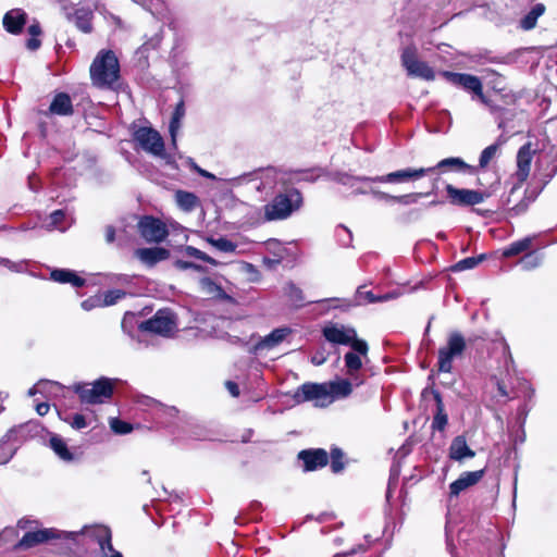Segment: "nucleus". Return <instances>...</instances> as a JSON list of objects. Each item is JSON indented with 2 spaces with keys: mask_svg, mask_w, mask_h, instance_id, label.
<instances>
[{
  "mask_svg": "<svg viewBox=\"0 0 557 557\" xmlns=\"http://www.w3.org/2000/svg\"><path fill=\"white\" fill-rule=\"evenodd\" d=\"M533 159V151L530 144L523 145L517 153V171L513 175L516 183L513 184L505 205L510 215L517 216L524 213L533 198L524 196L520 201H516L513 196L518 189L521 188L523 183L528 180L531 171V163Z\"/></svg>",
  "mask_w": 557,
  "mask_h": 557,
  "instance_id": "obj_1",
  "label": "nucleus"
},
{
  "mask_svg": "<svg viewBox=\"0 0 557 557\" xmlns=\"http://www.w3.org/2000/svg\"><path fill=\"white\" fill-rule=\"evenodd\" d=\"M120 77V63L112 50L98 52L90 65V78L95 86L111 88Z\"/></svg>",
  "mask_w": 557,
  "mask_h": 557,
  "instance_id": "obj_2",
  "label": "nucleus"
},
{
  "mask_svg": "<svg viewBox=\"0 0 557 557\" xmlns=\"http://www.w3.org/2000/svg\"><path fill=\"white\" fill-rule=\"evenodd\" d=\"M302 195L296 188H289L277 194L263 207L265 221H282L288 219L302 207Z\"/></svg>",
  "mask_w": 557,
  "mask_h": 557,
  "instance_id": "obj_3",
  "label": "nucleus"
},
{
  "mask_svg": "<svg viewBox=\"0 0 557 557\" xmlns=\"http://www.w3.org/2000/svg\"><path fill=\"white\" fill-rule=\"evenodd\" d=\"M323 336L333 344L350 345L351 348L361 356L368 355V344L363 339L357 338V333L352 327L344 325L331 324L323 329Z\"/></svg>",
  "mask_w": 557,
  "mask_h": 557,
  "instance_id": "obj_4",
  "label": "nucleus"
},
{
  "mask_svg": "<svg viewBox=\"0 0 557 557\" xmlns=\"http://www.w3.org/2000/svg\"><path fill=\"white\" fill-rule=\"evenodd\" d=\"M73 389L78 394L82 403L101 404L104 399L111 397L113 393V384L111 380L101 377L90 384H75Z\"/></svg>",
  "mask_w": 557,
  "mask_h": 557,
  "instance_id": "obj_5",
  "label": "nucleus"
},
{
  "mask_svg": "<svg viewBox=\"0 0 557 557\" xmlns=\"http://www.w3.org/2000/svg\"><path fill=\"white\" fill-rule=\"evenodd\" d=\"M465 349V337L459 332L450 333L446 346L438 349V371L443 373L451 372L454 359L461 357Z\"/></svg>",
  "mask_w": 557,
  "mask_h": 557,
  "instance_id": "obj_6",
  "label": "nucleus"
},
{
  "mask_svg": "<svg viewBox=\"0 0 557 557\" xmlns=\"http://www.w3.org/2000/svg\"><path fill=\"white\" fill-rule=\"evenodd\" d=\"M134 140L145 152L165 159V145L162 136L152 127H139L134 132Z\"/></svg>",
  "mask_w": 557,
  "mask_h": 557,
  "instance_id": "obj_7",
  "label": "nucleus"
},
{
  "mask_svg": "<svg viewBox=\"0 0 557 557\" xmlns=\"http://www.w3.org/2000/svg\"><path fill=\"white\" fill-rule=\"evenodd\" d=\"M401 65L407 71V74L412 77H418L424 81H434V70L424 61L419 60L417 48L408 46L401 52Z\"/></svg>",
  "mask_w": 557,
  "mask_h": 557,
  "instance_id": "obj_8",
  "label": "nucleus"
},
{
  "mask_svg": "<svg viewBox=\"0 0 557 557\" xmlns=\"http://www.w3.org/2000/svg\"><path fill=\"white\" fill-rule=\"evenodd\" d=\"M278 173L273 168L258 170L237 178L240 185H250L258 193L269 195L277 185Z\"/></svg>",
  "mask_w": 557,
  "mask_h": 557,
  "instance_id": "obj_9",
  "label": "nucleus"
},
{
  "mask_svg": "<svg viewBox=\"0 0 557 557\" xmlns=\"http://www.w3.org/2000/svg\"><path fill=\"white\" fill-rule=\"evenodd\" d=\"M293 399L297 404L314 401L315 406L321 407L331 403L326 383H305L294 392Z\"/></svg>",
  "mask_w": 557,
  "mask_h": 557,
  "instance_id": "obj_10",
  "label": "nucleus"
},
{
  "mask_svg": "<svg viewBox=\"0 0 557 557\" xmlns=\"http://www.w3.org/2000/svg\"><path fill=\"white\" fill-rule=\"evenodd\" d=\"M447 197L449 202L454 206L467 207L482 203L485 199L491 197V193L486 190H474L467 188H457L451 184L446 187Z\"/></svg>",
  "mask_w": 557,
  "mask_h": 557,
  "instance_id": "obj_11",
  "label": "nucleus"
},
{
  "mask_svg": "<svg viewBox=\"0 0 557 557\" xmlns=\"http://www.w3.org/2000/svg\"><path fill=\"white\" fill-rule=\"evenodd\" d=\"M442 76L453 85L459 86L465 90L478 96V98L483 104H488V99L483 94L482 82L478 76L466 73H455L449 71L442 72Z\"/></svg>",
  "mask_w": 557,
  "mask_h": 557,
  "instance_id": "obj_12",
  "label": "nucleus"
},
{
  "mask_svg": "<svg viewBox=\"0 0 557 557\" xmlns=\"http://www.w3.org/2000/svg\"><path fill=\"white\" fill-rule=\"evenodd\" d=\"M176 324L170 311L159 310L151 319L140 323L141 331L151 332L162 336H170Z\"/></svg>",
  "mask_w": 557,
  "mask_h": 557,
  "instance_id": "obj_13",
  "label": "nucleus"
},
{
  "mask_svg": "<svg viewBox=\"0 0 557 557\" xmlns=\"http://www.w3.org/2000/svg\"><path fill=\"white\" fill-rule=\"evenodd\" d=\"M434 168H420V169H403L395 172H391L386 175L376 177H362V181H374L379 183H404L408 181H416L429 173H432Z\"/></svg>",
  "mask_w": 557,
  "mask_h": 557,
  "instance_id": "obj_14",
  "label": "nucleus"
},
{
  "mask_svg": "<svg viewBox=\"0 0 557 557\" xmlns=\"http://www.w3.org/2000/svg\"><path fill=\"white\" fill-rule=\"evenodd\" d=\"M138 228L148 243L159 244L169 235L165 224L152 216H144L138 223Z\"/></svg>",
  "mask_w": 557,
  "mask_h": 557,
  "instance_id": "obj_15",
  "label": "nucleus"
},
{
  "mask_svg": "<svg viewBox=\"0 0 557 557\" xmlns=\"http://www.w3.org/2000/svg\"><path fill=\"white\" fill-rule=\"evenodd\" d=\"M298 458L304 461V469L306 471H314L327 465V453L322 449H307L298 454Z\"/></svg>",
  "mask_w": 557,
  "mask_h": 557,
  "instance_id": "obj_16",
  "label": "nucleus"
},
{
  "mask_svg": "<svg viewBox=\"0 0 557 557\" xmlns=\"http://www.w3.org/2000/svg\"><path fill=\"white\" fill-rule=\"evenodd\" d=\"M484 475V470L468 471L460 474V476L450 483L449 494L451 497H457L461 492L475 485Z\"/></svg>",
  "mask_w": 557,
  "mask_h": 557,
  "instance_id": "obj_17",
  "label": "nucleus"
},
{
  "mask_svg": "<svg viewBox=\"0 0 557 557\" xmlns=\"http://www.w3.org/2000/svg\"><path fill=\"white\" fill-rule=\"evenodd\" d=\"M357 351H348L344 356L346 374L352 380L355 386H360L364 383L363 376L360 374L362 360Z\"/></svg>",
  "mask_w": 557,
  "mask_h": 557,
  "instance_id": "obj_18",
  "label": "nucleus"
},
{
  "mask_svg": "<svg viewBox=\"0 0 557 557\" xmlns=\"http://www.w3.org/2000/svg\"><path fill=\"white\" fill-rule=\"evenodd\" d=\"M290 333L287 327L275 329L267 336L262 337L258 343L255 344L253 352H260L263 350H270L280 345L285 337Z\"/></svg>",
  "mask_w": 557,
  "mask_h": 557,
  "instance_id": "obj_19",
  "label": "nucleus"
},
{
  "mask_svg": "<svg viewBox=\"0 0 557 557\" xmlns=\"http://www.w3.org/2000/svg\"><path fill=\"white\" fill-rule=\"evenodd\" d=\"M434 171L438 170L442 173L445 172H457V173H468L473 174L475 172V168L466 163L459 157H450L445 158L437 162L434 166Z\"/></svg>",
  "mask_w": 557,
  "mask_h": 557,
  "instance_id": "obj_20",
  "label": "nucleus"
},
{
  "mask_svg": "<svg viewBox=\"0 0 557 557\" xmlns=\"http://www.w3.org/2000/svg\"><path fill=\"white\" fill-rule=\"evenodd\" d=\"M53 537H57L55 530L53 529H44L35 532H27L16 544V548H30L37 544L44 543Z\"/></svg>",
  "mask_w": 557,
  "mask_h": 557,
  "instance_id": "obj_21",
  "label": "nucleus"
},
{
  "mask_svg": "<svg viewBox=\"0 0 557 557\" xmlns=\"http://www.w3.org/2000/svg\"><path fill=\"white\" fill-rule=\"evenodd\" d=\"M27 14L22 9H12L3 17V26L11 34H20L26 24Z\"/></svg>",
  "mask_w": 557,
  "mask_h": 557,
  "instance_id": "obj_22",
  "label": "nucleus"
},
{
  "mask_svg": "<svg viewBox=\"0 0 557 557\" xmlns=\"http://www.w3.org/2000/svg\"><path fill=\"white\" fill-rule=\"evenodd\" d=\"M135 256L145 264L152 267L156 263L168 259L170 252L162 247L139 248L135 251Z\"/></svg>",
  "mask_w": 557,
  "mask_h": 557,
  "instance_id": "obj_23",
  "label": "nucleus"
},
{
  "mask_svg": "<svg viewBox=\"0 0 557 557\" xmlns=\"http://www.w3.org/2000/svg\"><path fill=\"white\" fill-rule=\"evenodd\" d=\"M355 383L349 379H337L327 384L330 399L346 398L352 393Z\"/></svg>",
  "mask_w": 557,
  "mask_h": 557,
  "instance_id": "obj_24",
  "label": "nucleus"
},
{
  "mask_svg": "<svg viewBox=\"0 0 557 557\" xmlns=\"http://www.w3.org/2000/svg\"><path fill=\"white\" fill-rule=\"evenodd\" d=\"M475 453L469 448L463 436H457L449 446V457L453 460L461 461L465 458H473Z\"/></svg>",
  "mask_w": 557,
  "mask_h": 557,
  "instance_id": "obj_25",
  "label": "nucleus"
},
{
  "mask_svg": "<svg viewBox=\"0 0 557 557\" xmlns=\"http://www.w3.org/2000/svg\"><path fill=\"white\" fill-rule=\"evenodd\" d=\"M49 111L57 115H71L73 114V104L71 97L65 92L57 94L49 107Z\"/></svg>",
  "mask_w": 557,
  "mask_h": 557,
  "instance_id": "obj_26",
  "label": "nucleus"
},
{
  "mask_svg": "<svg viewBox=\"0 0 557 557\" xmlns=\"http://www.w3.org/2000/svg\"><path fill=\"white\" fill-rule=\"evenodd\" d=\"M50 276L54 282L62 284L70 283L75 287H82L85 284V280L71 270L55 269L51 272Z\"/></svg>",
  "mask_w": 557,
  "mask_h": 557,
  "instance_id": "obj_27",
  "label": "nucleus"
},
{
  "mask_svg": "<svg viewBox=\"0 0 557 557\" xmlns=\"http://www.w3.org/2000/svg\"><path fill=\"white\" fill-rule=\"evenodd\" d=\"M72 20L76 27L83 33H90L92 30L91 18L92 12L85 8L76 9L72 16H69Z\"/></svg>",
  "mask_w": 557,
  "mask_h": 557,
  "instance_id": "obj_28",
  "label": "nucleus"
},
{
  "mask_svg": "<svg viewBox=\"0 0 557 557\" xmlns=\"http://www.w3.org/2000/svg\"><path fill=\"white\" fill-rule=\"evenodd\" d=\"M184 115H185L184 102L180 101L175 107V110L173 112V115H172V119L170 122V126H169L171 141H172L173 147H176V137H177V133L181 127V121L184 117Z\"/></svg>",
  "mask_w": 557,
  "mask_h": 557,
  "instance_id": "obj_29",
  "label": "nucleus"
},
{
  "mask_svg": "<svg viewBox=\"0 0 557 557\" xmlns=\"http://www.w3.org/2000/svg\"><path fill=\"white\" fill-rule=\"evenodd\" d=\"M397 296L398 295L396 293H387L381 296H375L372 292H362L361 287H359L356 293L355 305H361L362 300H366L369 304L387 301L396 298Z\"/></svg>",
  "mask_w": 557,
  "mask_h": 557,
  "instance_id": "obj_30",
  "label": "nucleus"
},
{
  "mask_svg": "<svg viewBox=\"0 0 557 557\" xmlns=\"http://www.w3.org/2000/svg\"><path fill=\"white\" fill-rule=\"evenodd\" d=\"M434 398L436 401V413L432 421V429L443 431L445 429V426L447 425L448 417L445 412L444 404H443L440 393L435 392Z\"/></svg>",
  "mask_w": 557,
  "mask_h": 557,
  "instance_id": "obj_31",
  "label": "nucleus"
},
{
  "mask_svg": "<svg viewBox=\"0 0 557 557\" xmlns=\"http://www.w3.org/2000/svg\"><path fill=\"white\" fill-rule=\"evenodd\" d=\"M175 200L177 206L186 212L193 211L199 203L198 197L195 194L184 190L175 193Z\"/></svg>",
  "mask_w": 557,
  "mask_h": 557,
  "instance_id": "obj_32",
  "label": "nucleus"
},
{
  "mask_svg": "<svg viewBox=\"0 0 557 557\" xmlns=\"http://www.w3.org/2000/svg\"><path fill=\"white\" fill-rule=\"evenodd\" d=\"M50 447L58 455V457L64 461H72L73 454L70 451L65 441L59 435H52L50 437Z\"/></svg>",
  "mask_w": 557,
  "mask_h": 557,
  "instance_id": "obj_33",
  "label": "nucleus"
},
{
  "mask_svg": "<svg viewBox=\"0 0 557 557\" xmlns=\"http://www.w3.org/2000/svg\"><path fill=\"white\" fill-rule=\"evenodd\" d=\"M531 245H532L531 237H525V238L519 239L517 242L511 243L508 247H506L503 250V256L505 258H510V257L517 256L519 253H522V252L529 250Z\"/></svg>",
  "mask_w": 557,
  "mask_h": 557,
  "instance_id": "obj_34",
  "label": "nucleus"
},
{
  "mask_svg": "<svg viewBox=\"0 0 557 557\" xmlns=\"http://www.w3.org/2000/svg\"><path fill=\"white\" fill-rule=\"evenodd\" d=\"M207 242L214 247L216 250L225 253H233L237 249V244L233 243L232 240L227 239L226 237H208Z\"/></svg>",
  "mask_w": 557,
  "mask_h": 557,
  "instance_id": "obj_35",
  "label": "nucleus"
},
{
  "mask_svg": "<svg viewBox=\"0 0 557 557\" xmlns=\"http://www.w3.org/2000/svg\"><path fill=\"white\" fill-rule=\"evenodd\" d=\"M542 262V258L536 252L525 253L520 260L519 264L523 270L530 271L537 268Z\"/></svg>",
  "mask_w": 557,
  "mask_h": 557,
  "instance_id": "obj_36",
  "label": "nucleus"
},
{
  "mask_svg": "<svg viewBox=\"0 0 557 557\" xmlns=\"http://www.w3.org/2000/svg\"><path fill=\"white\" fill-rule=\"evenodd\" d=\"M63 387L58 382L52 381H39L35 386L29 388L28 395L34 396L37 393H42L44 391H52V389H62Z\"/></svg>",
  "mask_w": 557,
  "mask_h": 557,
  "instance_id": "obj_37",
  "label": "nucleus"
},
{
  "mask_svg": "<svg viewBox=\"0 0 557 557\" xmlns=\"http://www.w3.org/2000/svg\"><path fill=\"white\" fill-rule=\"evenodd\" d=\"M183 251L188 257H193V258L202 260V261H205L207 263H210L212 265H216L218 264V262L213 258H211L210 256H208L207 253H205L203 251L199 250L196 247L186 246Z\"/></svg>",
  "mask_w": 557,
  "mask_h": 557,
  "instance_id": "obj_38",
  "label": "nucleus"
},
{
  "mask_svg": "<svg viewBox=\"0 0 557 557\" xmlns=\"http://www.w3.org/2000/svg\"><path fill=\"white\" fill-rule=\"evenodd\" d=\"M331 468L334 473H338L344 469L343 451L339 448L331 450Z\"/></svg>",
  "mask_w": 557,
  "mask_h": 557,
  "instance_id": "obj_39",
  "label": "nucleus"
},
{
  "mask_svg": "<svg viewBox=\"0 0 557 557\" xmlns=\"http://www.w3.org/2000/svg\"><path fill=\"white\" fill-rule=\"evenodd\" d=\"M363 176H361L362 178ZM339 182L345 185V186H349V187H352L355 188L354 189V194H366L368 193L367 189H363L361 187H357V184L359 182H362V183H367L368 181H362L360 180V177H354V176H349V175H343L339 180Z\"/></svg>",
  "mask_w": 557,
  "mask_h": 557,
  "instance_id": "obj_40",
  "label": "nucleus"
},
{
  "mask_svg": "<svg viewBox=\"0 0 557 557\" xmlns=\"http://www.w3.org/2000/svg\"><path fill=\"white\" fill-rule=\"evenodd\" d=\"M498 151V145L497 144H493V145H490L488 147H486L482 152H481V156H480V166L481 168H485L490 161L496 156Z\"/></svg>",
  "mask_w": 557,
  "mask_h": 557,
  "instance_id": "obj_41",
  "label": "nucleus"
},
{
  "mask_svg": "<svg viewBox=\"0 0 557 557\" xmlns=\"http://www.w3.org/2000/svg\"><path fill=\"white\" fill-rule=\"evenodd\" d=\"M100 548L102 552V557H123L120 552L113 548L110 537L100 541Z\"/></svg>",
  "mask_w": 557,
  "mask_h": 557,
  "instance_id": "obj_42",
  "label": "nucleus"
},
{
  "mask_svg": "<svg viewBox=\"0 0 557 557\" xmlns=\"http://www.w3.org/2000/svg\"><path fill=\"white\" fill-rule=\"evenodd\" d=\"M125 296V292L121 289H113L104 293L103 299H101L103 306H111L117 302Z\"/></svg>",
  "mask_w": 557,
  "mask_h": 557,
  "instance_id": "obj_43",
  "label": "nucleus"
},
{
  "mask_svg": "<svg viewBox=\"0 0 557 557\" xmlns=\"http://www.w3.org/2000/svg\"><path fill=\"white\" fill-rule=\"evenodd\" d=\"M429 194L428 193H412V194H407V195H400V196H396L395 198V202L397 203H401L404 206H409V205H412V203H416L419 198L423 197V196H428Z\"/></svg>",
  "mask_w": 557,
  "mask_h": 557,
  "instance_id": "obj_44",
  "label": "nucleus"
},
{
  "mask_svg": "<svg viewBox=\"0 0 557 557\" xmlns=\"http://www.w3.org/2000/svg\"><path fill=\"white\" fill-rule=\"evenodd\" d=\"M110 426L116 434H127L132 431V425L129 423L124 422L117 418L111 419Z\"/></svg>",
  "mask_w": 557,
  "mask_h": 557,
  "instance_id": "obj_45",
  "label": "nucleus"
},
{
  "mask_svg": "<svg viewBox=\"0 0 557 557\" xmlns=\"http://www.w3.org/2000/svg\"><path fill=\"white\" fill-rule=\"evenodd\" d=\"M63 219L64 212L62 210L53 211L49 216V223L47 224L48 230L60 228L61 231H65L64 227H60Z\"/></svg>",
  "mask_w": 557,
  "mask_h": 557,
  "instance_id": "obj_46",
  "label": "nucleus"
},
{
  "mask_svg": "<svg viewBox=\"0 0 557 557\" xmlns=\"http://www.w3.org/2000/svg\"><path fill=\"white\" fill-rule=\"evenodd\" d=\"M336 236L342 246H345V247L350 246L351 240H352V235L347 227L339 225L336 230Z\"/></svg>",
  "mask_w": 557,
  "mask_h": 557,
  "instance_id": "obj_47",
  "label": "nucleus"
},
{
  "mask_svg": "<svg viewBox=\"0 0 557 557\" xmlns=\"http://www.w3.org/2000/svg\"><path fill=\"white\" fill-rule=\"evenodd\" d=\"M481 260H482V257H480V258L469 257V258L462 259L458 263H456L455 270L463 271V270L473 269L480 263Z\"/></svg>",
  "mask_w": 557,
  "mask_h": 557,
  "instance_id": "obj_48",
  "label": "nucleus"
},
{
  "mask_svg": "<svg viewBox=\"0 0 557 557\" xmlns=\"http://www.w3.org/2000/svg\"><path fill=\"white\" fill-rule=\"evenodd\" d=\"M286 293L289 296V298L295 302L302 300V292L294 283L287 284Z\"/></svg>",
  "mask_w": 557,
  "mask_h": 557,
  "instance_id": "obj_49",
  "label": "nucleus"
},
{
  "mask_svg": "<svg viewBox=\"0 0 557 557\" xmlns=\"http://www.w3.org/2000/svg\"><path fill=\"white\" fill-rule=\"evenodd\" d=\"M267 249L271 251L274 257L277 258L278 253H283V257L285 256L286 249L281 245V243L276 239H270L267 242Z\"/></svg>",
  "mask_w": 557,
  "mask_h": 557,
  "instance_id": "obj_50",
  "label": "nucleus"
},
{
  "mask_svg": "<svg viewBox=\"0 0 557 557\" xmlns=\"http://www.w3.org/2000/svg\"><path fill=\"white\" fill-rule=\"evenodd\" d=\"M65 421H67L71 424V426L75 430H81L87 426L85 417L79 413L75 414L71 421L67 419H65Z\"/></svg>",
  "mask_w": 557,
  "mask_h": 557,
  "instance_id": "obj_51",
  "label": "nucleus"
},
{
  "mask_svg": "<svg viewBox=\"0 0 557 557\" xmlns=\"http://www.w3.org/2000/svg\"><path fill=\"white\" fill-rule=\"evenodd\" d=\"M101 306H103V304L99 297H90L82 302V308L86 311Z\"/></svg>",
  "mask_w": 557,
  "mask_h": 557,
  "instance_id": "obj_52",
  "label": "nucleus"
},
{
  "mask_svg": "<svg viewBox=\"0 0 557 557\" xmlns=\"http://www.w3.org/2000/svg\"><path fill=\"white\" fill-rule=\"evenodd\" d=\"M371 193L372 195L379 199V200H383L385 202H391V203H394L395 202V198L396 196H393V195H389V194H386L384 191H380V190H374V189H371Z\"/></svg>",
  "mask_w": 557,
  "mask_h": 557,
  "instance_id": "obj_53",
  "label": "nucleus"
},
{
  "mask_svg": "<svg viewBox=\"0 0 557 557\" xmlns=\"http://www.w3.org/2000/svg\"><path fill=\"white\" fill-rule=\"evenodd\" d=\"M283 253H278L277 255V258L276 257H273V258H270V257H264L263 258V264L267 265L269 269H273L275 268L277 264L281 263V261L283 260Z\"/></svg>",
  "mask_w": 557,
  "mask_h": 557,
  "instance_id": "obj_54",
  "label": "nucleus"
},
{
  "mask_svg": "<svg viewBox=\"0 0 557 557\" xmlns=\"http://www.w3.org/2000/svg\"><path fill=\"white\" fill-rule=\"evenodd\" d=\"M536 15L529 13L521 22L524 29H531L535 26Z\"/></svg>",
  "mask_w": 557,
  "mask_h": 557,
  "instance_id": "obj_55",
  "label": "nucleus"
},
{
  "mask_svg": "<svg viewBox=\"0 0 557 557\" xmlns=\"http://www.w3.org/2000/svg\"><path fill=\"white\" fill-rule=\"evenodd\" d=\"M175 265L177 269H181V270H187V269H194V270H199L200 267L193 263V262H189V261H185V260H177L175 262Z\"/></svg>",
  "mask_w": 557,
  "mask_h": 557,
  "instance_id": "obj_56",
  "label": "nucleus"
},
{
  "mask_svg": "<svg viewBox=\"0 0 557 557\" xmlns=\"http://www.w3.org/2000/svg\"><path fill=\"white\" fill-rule=\"evenodd\" d=\"M191 163V168L199 174L201 175L202 177H206V178H210V180H213L215 178L214 175L201 168H199L195 162L190 161Z\"/></svg>",
  "mask_w": 557,
  "mask_h": 557,
  "instance_id": "obj_57",
  "label": "nucleus"
},
{
  "mask_svg": "<svg viewBox=\"0 0 557 557\" xmlns=\"http://www.w3.org/2000/svg\"><path fill=\"white\" fill-rule=\"evenodd\" d=\"M225 386L227 391L231 393L232 396L237 397L239 395V388L238 385L235 382L227 381L225 383Z\"/></svg>",
  "mask_w": 557,
  "mask_h": 557,
  "instance_id": "obj_58",
  "label": "nucleus"
},
{
  "mask_svg": "<svg viewBox=\"0 0 557 557\" xmlns=\"http://www.w3.org/2000/svg\"><path fill=\"white\" fill-rule=\"evenodd\" d=\"M40 40L37 38V37H32L27 40L26 42V47L29 49V50H37L39 47H40Z\"/></svg>",
  "mask_w": 557,
  "mask_h": 557,
  "instance_id": "obj_59",
  "label": "nucleus"
},
{
  "mask_svg": "<svg viewBox=\"0 0 557 557\" xmlns=\"http://www.w3.org/2000/svg\"><path fill=\"white\" fill-rule=\"evenodd\" d=\"M115 239V230L113 226H107L106 228V240L107 243H113Z\"/></svg>",
  "mask_w": 557,
  "mask_h": 557,
  "instance_id": "obj_60",
  "label": "nucleus"
},
{
  "mask_svg": "<svg viewBox=\"0 0 557 557\" xmlns=\"http://www.w3.org/2000/svg\"><path fill=\"white\" fill-rule=\"evenodd\" d=\"M50 406L48 403H40L36 406V411L39 416H45L48 413Z\"/></svg>",
  "mask_w": 557,
  "mask_h": 557,
  "instance_id": "obj_61",
  "label": "nucleus"
},
{
  "mask_svg": "<svg viewBox=\"0 0 557 557\" xmlns=\"http://www.w3.org/2000/svg\"><path fill=\"white\" fill-rule=\"evenodd\" d=\"M28 33L32 37H38L41 34V28L38 23L32 24L28 27Z\"/></svg>",
  "mask_w": 557,
  "mask_h": 557,
  "instance_id": "obj_62",
  "label": "nucleus"
},
{
  "mask_svg": "<svg viewBox=\"0 0 557 557\" xmlns=\"http://www.w3.org/2000/svg\"><path fill=\"white\" fill-rule=\"evenodd\" d=\"M544 12V7L542 4H537L535 8H533V10L530 12L531 14L533 15H536V18L543 14Z\"/></svg>",
  "mask_w": 557,
  "mask_h": 557,
  "instance_id": "obj_63",
  "label": "nucleus"
},
{
  "mask_svg": "<svg viewBox=\"0 0 557 557\" xmlns=\"http://www.w3.org/2000/svg\"><path fill=\"white\" fill-rule=\"evenodd\" d=\"M324 361H325V358H324V357H322V356H318V355H315V356H313V357L311 358V362H312L313 364H315V366H321L322 363H324Z\"/></svg>",
  "mask_w": 557,
  "mask_h": 557,
  "instance_id": "obj_64",
  "label": "nucleus"
}]
</instances>
